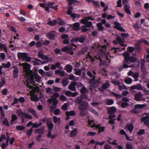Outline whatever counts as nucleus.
<instances>
[{
  "label": "nucleus",
  "mask_w": 149,
  "mask_h": 149,
  "mask_svg": "<svg viewBox=\"0 0 149 149\" xmlns=\"http://www.w3.org/2000/svg\"><path fill=\"white\" fill-rule=\"evenodd\" d=\"M89 83L90 84L91 87L93 88L97 87L100 83V81L98 79H95V76H94L93 79L90 80Z\"/></svg>",
  "instance_id": "1"
},
{
  "label": "nucleus",
  "mask_w": 149,
  "mask_h": 149,
  "mask_svg": "<svg viewBox=\"0 0 149 149\" xmlns=\"http://www.w3.org/2000/svg\"><path fill=\"white\" fill-rule=\"evenodd\" d=\"M114 25L115 29L121 32H125V30L123 29V26H121L120 23L115 21L114 22Z\"/></svg>",
  "instance_id": "2"
},
{
  "label": "nucleus",
  "mask_w": 149,
  "mask_h": 149,
  "mask_svg": "<svg viewBox=\"0 0 149 149\" xmlns=\"http://www.w3.org/2000/svg\"><path fill=\"white\" fill-rule=\"evenodd\" d=\"M88 106V103L86 102H84L79 105V109L80 110L86 111Z\"/></svg>",
  "instance_id": "3"
},
{
  "label": "nucleus",
  "mask_w": 149,
  "mask_h": 149,
  "mask_svg": "<svg viewBox=\"0 0 149 149\" xmlns=\"http://www.w3.org/2000/svg\"><path fill=\"white\" fill-rule=\"evenodd\" d=\"M110 84L108 81H106V83L103 84L102 87L99 88V90L101 92L104 91L105 89L109 88Z\"/></svg>",
  "instance_id": "4"
},
{
  "label": "nucleus",
  "mask_w": 149,
  "mask_h": 149,
  "mask_svg": "<svg viewBox=\"0 0 149 149\" xmlns=\"http://www.w3.org/2000/svg\"><path fill=\"white\" fill-rule=\"evenodd\" d=\"M14 70L13 71V76L14 78H17L18 76L19 70L18 68L16 66H13Z\"/></svg>",
  "instance_id": "5"
},
{
  "label": "nucleus",
  "mask_w": 149,
  "mask_h": 149,
  "mask_svg": "<svg viewBox=\"0 0 149 149\" xmlns=\"http://www.w3.org/2000/svg\"><path fill=\"white\" fill-rule=\"evenodd\" d=\"M77 85V83L76 82H72L68 86V88L71 91H76V86Z\"/></svg>",
  "instance_id": "6"
},
{
  "label": "nucleus",
  "mask_w": 149,
  "mask_h": 149,
  "mask_svg": "<svg viewBox=\"0 0 149 149\" xmlns=\"http://www.w3.org/2000/svg\"><path fill=\"white\" fill-rule=\"evenodd\" d=\"M47 128L49 130H53L54 125L53 124L51 118H49V120L46 122Z\"/></svg>",
  "instance_id": "7"
},
{
  "label": "nucleus",
  "mask_w": 149,
  "mask_h": 149,
  "mask_svg": "<svg viewBox=\"0 0 149 149\" xmlns=\"http://www.w3.org/2000/svg\"><path fill=\"white\" fill-rule=\"evenodd\" d=\"M47 36L50 40H53L55 38V31H52L48 32L47 34Z\"/></svg>",
  "instance_id": "8"
},
{
  "label": "nucleus",
  "mask_w": 149,
  "mask_h": 149,
  "mask_svg": "<svg viewBox=\"0 0 149 149\" xmlns=\"http://www.w3.org/2000/svg\"><path fill=\"white\" fill-rule=\"evenodd\" d=\"M17 56L19 59L21 58L22 60L24 61L27 56L26 53L19 52L17 54Z\"/></svg>",
  "instance_id": "9"
},
{
  "label": "nucleus",
  "mask_w": 149,
  "mask_h": 149,
  "mask_svg": "<svg viewBox=\"0 0 149 149\" xmlns=\"http://www.w3.org/2000/svg\"><path fill=\"white\" fill-rule=\"evenodd\" d=\"M45 127L44 126L41 127L40 128L36 130L34 132L36 134H39L41 135L43 134L45 132Z\"/></svg>",
  "instance_id": "10"
},
{
  "label": "nucleus",
  "mask_w": 149,
  "mask_h": 149,
  "mask_svg": "<svg viewBox=\"0 0 149 149\" xmlns=\"http://www.w3.org/2000/svg\"><path fill=\"white\" fill-rule=\"evenodd\" d=\"M88 58H89L90 59H91V61L92 62H93L94 61H95V58H96L97 59L100 60L101 61H102V59L100 57L98 56H95V58H93L92 57L90 54V53H88V54L87 55V57H86V59H87Z\"/></svg>",
  "instance_id": "11"
},
{
  "label": "nucleus",
  "mask_w": 149,
  "mask_h": 149,
  "mask_svg": "<svg viewBox=\"0 0 149 149\" xmlns=\"http://www.w3.org/2000/svg\"><path fill=\"white\" fill-rule=\"evenodd\" d=\"M80 24L79 22H76L73 24V30L75 31H77L80 29Z\"/></svg>",
  "instance_id": "12"
},
{
  "label": "nucleus",
  "mask_w": 149,
  "mask_h": 149,
  "mask_svg": "<svg viewBox=\"0 0 149 149\" xmlns=\"http://www.w3.org/2000/svg\"><path fill=\"white\" fill-rule=\"evenodd\" d=\"M88 49V47L86 46H85L82 48L80 50L78 53V55H80L86 53Z\"/></svg>",
  "instance_id": "13"
},
{
  "label": "nucleus",
  "mask_w": 149,
  "mask_h": 149,
  "mask_svg": "<svg viewBox=\"0 0 149 149\" xmlns=\"http://www.w3.org/2000/svg\"><path fill=\"white\" fill-rule=\"evenodd\" d=\"M137 59L135 57L131 56H130L127 60V61H126L127 64H129V62L132 63H134L136 61Z\"/></svg>",
  "instance_id": "14"
},
{
  "label": "nucleus",
  "mask_w": 149,
  "mask_h": 149,
  "mask_svg": "<svg viewBox=\"0 0 149 149\" xmlns=\"http://www.w3.org/2000/svg\"><path fill=\"white\" fill-rule=\"evenodd\" d=\"M142 97V95L141 93H137L135 95L134 99L136 101H141Z\"/></svg>",
  "instance_id": "15"
},
{
  "label": "nucleus",
  "mask_w": 149,
  "mask_h": 149,
  "mask_svg": "<svg viewBox=\"0 0 149 149\" xmlns=\"http://www.w3.org/2000/svg\"><path fill=\"white\" fill-rule=\"evenodd\" d=\"M65 69L68 73H70L72 71L73 68L72 66L70 64L67 65L65 67Z\"/></svg>",
  "instance_id": "16"
},
{
  "label": "nucleus",
  "mask_w": 149,
  "mask_h": 149,
  "mask_svg": "<svg viewBox=\"0 0 149 149\" xmlns=\"http://www.w3.org/2000/svg\"><path fill=\"white\" fill-rule=\"evenodd\" d=\"M146 106V104H137L134 105V108L135 109H142Z\"/></svg>",
  "instance_id": "17"
},
{
  "label": "nucleus",
  "mask_w": 149,
  "mask_h": 149,
  "mask_svg": "<svg viewBox=\"0 0 149 149\" xmlns=\"http://www.w3.org/2000/svg\"><path fill=\"white\" fill-rule=\"evenodd\" d=\"M124 9L125 12L128 15H131V11L130 10V7L128 6L127 4L125 5Z\"/></svg>",
  "instance_id": "18"
},
{
  "label": "nucleus",
  "mask_w": 149,
  "mask_h": 149,
  "mask_svg": "<svg viewBox=\"0 0 149 149\" xmlns=\"http://www.w3.org/2000/svg\"><path fill=\"white\" fill-rule=\"evenodd\" d=\"M117 111L116 108L114 107H111L108 111V113H114Z\"/></svg>",
  "instance_id": "19"
},
{
  "label": "nucleus",
  "mask_w": 149,
  "mask_h": 149,
  "mask_svg": "<svg viewBox=\"0 0 149 149\" xmlns=\"http://www.w3.org/2000/svg\"><path fill=\"white\" fill-rule=\"evenodd\" d=\"M63 86V87L66 86L68 84L69 81L68 79L67 78L63 79L61 82Z\"/></svg>",
  "instance_id": "20"
},
{
  "label": "nucleus",
  "mask_w": 149,
  "mask_h": 149,
  "mask_svg": "<svg viewBox=\"0 0 149 149\" xmlns=\"http://www.w3.org/2000/svg\"><path fill=\"white\" fill-rule=\"evenodd\" d=\"M123 56L124 57L125 61L126 62L127 61V60L128 59V58H129L130 57V54L127 52H125L123 53Z\"/></svg>",
  "instance_id": "21"
},
{
  "label": "nucleus",
  "mask_w": 149,
  "mask_h": 149,
  "mask_svg": "<svg viewBox=\"0 0 149 149\" xmlns=\"http://www.w3.org/2000/svg\"><path fill=\"white\" fill-rule=\"evenodd\" d=\"M77 133V129L74 128L72 130L70 133V136L71 137H74L76 136Z\"/></svg>",
  "instance_id": "22"
},
{
  "label": "nucleus",
  "mask_w": 149,
  "mask_h": 149,
  "mask_svg": "<svg viewBox=\"0 0 149 149\" xmlns=\"http://www.w3.org/2000/svg\"><path fill=\"white\" fill-rule=\"evenodd\" d=\"M31 99L32 101L34 102H38L39 100L37 95L35 94L31 97Z\"/></svg>",
  "instance_id": "23"
},
{
  "label": "nucleus",
  "mask_w": 149,
  "mask_h": 149,
  "mask_svg": "<svg viewBox=\"0 0 149 149\" xmlns=\"http://www.w3.org/2000/svg\"><path fill=\"white\" fill-rule=\"evenodd\" d=\"M40 89V88L38 86H36L33 87L31 92L35 94L37 92H39Z\"/></svg>",
  "instance_id": "24"
},
{
  "label": "nucleus",
  "mask_w": 149,
  "mask_h": 149,
  "mask_svg": "<svg viewBox=\"0 0 149 149\" xmlns=\"http://www.w3.org/2000/svg\"><path fill=\"white\" fill-rule=\"evenodd\" d=\"M57 23V22L56 20H54V21L50 20L47 23V24L51 26L56 25Z\"/></svg>",
  "instance_id": "25"
},
{
  "label": "nucleus",
  "mask_w": 149,
  "mask_h": 149,
  "mask_svg": "<svg viewBox=\"0 0 149 149\" xmlns=\"http://www.w3.org/2000/svg\"><path fill=\"white\" fill-rule=\"evenodd\" d=\"M67 1L68 2L69 6H71L74 3H81L80 2L75 0H67Z\"/></svg>",
  "instance_id": "26"
},
{
  "label": "nucleus",
  "mask_w": 149,
  "mask_h": 149,
  "mask_svg": "<svg viewBox=\"0 0 149 149\" xmlns=\"http://www.w3.org/2000/svg\"><path fill=\"white\" fill-rule=\"evenodd\" d=\"M3 123L5 126L9 127L10 125V124L8 119L6 118H4L3 120L2 121Z\"/></svg>",
  "instance_id": "27"
},
{
  "label": "nucleus",
  "mask_w": 149,
  "mask_h": 149,
  "mask_svg": "<svg viewBox=\"0 0 149 149\" xmlns=\"http://www.w3.org/2000/svg\"><path fill=\"white\" fill-rule=\"evenodd\" d=\"M60 118H58L56 116H54L53 117V120L54 123H56L57 122L60 123L61 122Z\"/></svg>",
  "instance_id": "28"
},
{
  "label": "nucleus",
  "mask_w": 149,
  "mask_h": 149,
  "mask_svg": "<svg viewBox=\"0 0 149 149\" xmlns=\"http://www.w3.org/2000/svg\"><path fill=\"white\" fill-rule=\"evenodd\" d=\"M92 3L94 6L95 8H98L100 7V3L98 1L93 0V1Z\"/></svg>",
  "instance_id": "29"
},
{
  "label": "nucleus",
  "mask_w": 149,
  "mask_h": 149,
  "mask_svg": "<svg viewBox=\"0 0 149 149\" xmlns=\"http://www.w3.org/2000/svg\"><path fill=\"white\" fill-rule=\"evenodd\" d=\"M132 79L128 77L125 78L124 80L125 82L127 84H130L132 82Z\"/></svg>",
  "instance_id": "30"
},
{
  "label": "nucleus",
  "mask_w": 149,
  "mask_h": 149,
  "mask_svg": "<svg viewBox=\"0 0 149 149\" xmlns=\"http://www.w3.org/2000/svg\"><path fill=\"white\" fill-rule=\"evenodd\" d=\"M97 26L98 27V29L99 31H101L104 29V27L102 26L101 23L100 22L98 23L97 24Z\"/></svg>",
  "instance_id": "31"
},
{
  "label": "nucleus",
  "mask_w": 149,
  "mask_h": 149,
  "mask_svg": "<svg viewBox=\"0 0 149 149\" xmlns=\"http://www.w3.org/2000/svg\"><path fill=\"white\" fill-rule=\"evenodd\" d=\"M114 103L113 100L108 99L106 101V104L108 105H110L113 104Z\"/></svg>",
  "instance_id": "32"
},
{
  "label": "nucleus",
  "mask_w": 149,
  "mask_h": 149,
  "mask_svg": "<svg viewBox=\"0 0 149 149\" xmlns=\"http://www.w3.org/2000/svg\"><path fill=\"white\" fill-rule=\"evenodd\" d=\"M75 71L74 74L75 75L78 76H80L81 74V69H77L75 68L74 69Z\"/></svg>",
  "instance_id": "33"
},
{
  "label": "nucleus",
  "mask_w": 149,
  "mask_h": 149,
  "mask_svg": "<svg viewBox=\"0 0 149 149\" xmlns=\"http://www.w3.org/2000/svg\"><path fill=\"white\" fill-rule=\"evenodd\" d=\"M22 65L23 66L24 68L25 69H26L29 70L30 69V66L31 65L28 63H23L22 64Z\"/></svg>",
  "instance_id": "34"
},
{
  "label": "nucleus",
  "mask_w": 149,
  "mask_h": 149,
  "mask_svg": "<svg viewBox=\"0 0 149 149\" xmlns=\"http://www.w3.org/2000/svg\"><path fill=\"white\" fill-rule=\"evenodd\" d=\"M111 93L116 97V98L117 99H120L122 97V96L121 94H117L113 92H111Z\"/></svg>",
  "instance_id": "35"
},
{
  "label": "nucleus",
  "mask_w": 149,
  "mask_h": 149,
  "mask_svg": "<svg viewBox=\"0 0 149 149\" xmlns=\"http://www.w3.org/2000/svg\"><path fill=\"white\" fill-rule=\"evenodd\" d=\"M2 65L3 68H9L11 65V63L10 62H8L6 64L4 63H2Z\"/></svg>",
  "instance_id": "36"
},
{
  "label": "nucleus",
  "mask_w": 149,
  "mask_h": 149,
  "mask_svg": "<svg viewBox=\"0 0 149 149\" xmlns=\"http://www.w3.org/2000/svg\"><path fill=\"white\" fill-rule=\"evenodd\" d=\"M66 115H70L71 116H73L75 114V112L73 110L70 111H67L65 113Z\"/></svg>",
  "instance_id": "37"
},
{
  "label": "nucleus",
  "mask_w": 149,
  "mask_h": 149,
  "mask_svg": "<svg viewBox=\"0 0 149 149\" xmlns=\"http://www.w3.org/2000/svg\"><path fill=\"white\" fill-rule=\"evenodd\" d=\"M127 129L130 132L132 133L134 129V126L132 124H131L128 125L127 127Z\"/></svg>",
  "instance_id": "38"
},
{
  "label": "nucleus",
  "mask_w": 149,
  "mask_h": 149,
  "mask_svg": "<svg viewBox=\"0 0 149 149\" xmlns=\"http://www.w3.org/2000/svg\"><path fill=\"white\" fill-rule=\"evenodd\" d=\"M33 131V130L32 128L29 129L28 131L26 132V133L27 135L28 136H31L32 134Z\"/></svg>",
  "instance_id": "39"
},
{
  "label": "nucleus",
  "mask_w": 149,
  "mask_h": 149,
  "mask_svg": "<svg viewBox=\"0 0 149 149\" xmlns=\"http://www.w3.org/2000/svg\"><path fill=\"white\" fill-rule=\"evenodd\" d=\"M111 83L114 85H119L120 84V82L119 81H117L115 79L112 80Z\"/></svg>",
  "instance_id": "40"
},
{
  "label": "nucleus",
  "mask_w": 149,
  "mask_h": 149,
  "mask_svg": "<svg viewBox=\"0 0 149 149\" xmlns=\"http://www.w3.org/2000/svg\"><path fill=\"white\" fill-rule=\"evenodd\" d=\"M79 41L81 43H83L84 42L85 40V37L84 36H82L80 37V38L79 37Z\"/></svg>",
  "instance_id": "41"
},
{
  "label": "nucleus",
  "mask_w": 149,
  "mask_h": 149,
  "mask_svg": "<svg viewBox=\"0 0 149 149\" xmlns=\"http://www.w3.org/2000/svg\"><path fill=\"white\" fill-rule=\"evenodd\" d=\"M145 133V130L144 129H141L137 132V135L139 136L141 135L142 134H144Z\"/></svg>",
  "instance_id": "42"
},
{
  "label": "nucleus",
  "mask_w": 149,
  "mask_h": 149,
  "mask_svg": "<svg viewBox=\"0 0 149 149\" xmlns=\"http://www.w3.org/2000/svg\"><path fill=\"white\" fill-rule=\"evenodd\" d=\"M144 64V63H142L141 64V70L143 73H145L146 72Z\"/></svg>",
  "instance_id": "43"
},
{
  "label": "nucleus",
  "mask_w": 149,
  "mask_h": 149,
  "mask_svg": "<svg viewBox=\"0 0 149 149\" xmlns=\"http://www.w3.org/2000/svg\"><path fill=\"white\" fill-rule=\"evenodd\" d=\"M16 113L19 116H24V113L21 110H19L17 111Z\"/></svg>",
  "instance_id": "44"
},
{
  "label": "nucleus",
  "mask_w": 149,
  "mask_h": 149,
  "mask_svg": "<svg viewBox=\"0 0 149 149\" xmlns=\"http://www.w3.org/2000/svg\"><path fill=\"white\" fill-rule=\"evenodd\" d=\"M87 90V89L85 87L83 86L80 90V92L81 94H84L86 93Z\"/></svg>",
  "instance_id": "45"
},
{
  "label": "nucleus",
  "mask_w": 149,
  "mask_h": 149,
  "mask_svg": "<svg viewBox=\"0 0 149 149\" xmlns=\"http://www.w3.org/2000/svg\"><path fill=\"white\" fill-rule=\"evenodd\" d=\"M16 129L17 130H19L20 131H22L25 129V128L23 126H20V125H17L16 126Z\"/></svg>",
  "instance_id": "46"
},
{
  "label": "nucleus",
  "mask_w": 149,
  "mask_h": 149,
  "mask_svg": "<svg viewBox=\"0 0 149 149\" xmlns=\"http://www.w3.org/2000/svg\"><path fill=\"white\" fill-rule=\"evenodd\" d=\"M24 116L27 119H31L33 118V116L31 115H29L28 113H24Z\"/></svg>",
  "instance_id": "47"
},
{
  "label": "nucleus",
  "mask_w": 149,
  "mask_h": 149,
  "mask_svg": "<svg viewBox=\"0 0 149 149\" xmlns=\"http://www.w3.org/2000/svg\"><path fill=\"white\" fill-rule=\"evenodd\" d=\"M86 18V17H84V19H81L80 20L81 23L86 25L88 21Z\"/></svg>",
  "instance_id": "48"
},
{
  "label": "nucleus",
  "mask_w": 149,
  "mask_h": 149,
  "mask_svg": "<svg viewBox=\"0 0 149 149\" xmlns=\"http://www.w3.org/2000/svg\"><path fill=\"white\" fill-rule=\"evenodd\" d=\"M79 37H76L73 38L70 40V43H73L74 42H77L79 41Z\"/></svg>",
  "instance_id": "49"
},
{
  "label": "nucleus",
  "mask_w": 149,
  "mask_h": 149,
  "mask_svg": "<svg viewBox=\"0 0 149 149\" xmlns=\"http://www.w3.org/2000/svg\"><path fill=\"white\" fill-rule=\"evenodd\" d=\"M46 92L47 93H52V89L49 87L46 88L45 89Z\"/></svg>",
  "instance_id": "50"
},
{
  "label": "nucleus",
  "mask_w": 149,
  "mask_h": 149,
  "mask_svg": "<svg viewBox=\"0 0 149 149\" xmlns=\"http://www.w3.org/2000/svg\"><path fill=\"white\" fill-rule=\"evenodd\" d=\"M134 47L129 46L127 47V50L130 53L132 52L134 50Z\"/></svg>",
  "instance_id": "51"
},
{
  "label": "nucleus",
  "mask_w": 149,
  "mask_h": 149,
  "mask_svg": "<svg viewBox=\"0 0 149 149\" xmlns=\"http://www.w3.org/2000/svg\"><path fill=\"white\" fill-rule=\"evenodd\" d=\"M66 53L67 54H70L72 55L74 54L72 49L71 48H70L69 47H68V50Z\"/></svg>",
  "instance_id": "52"
},
{
  "label": "nucleus",
  "mask_w": 149,
  "mask_h": 149,
  "mask_svg": "<svg viewBox=\"0 0 149 149\" xmlns=\"http://www.w3.org/2000/svg\"><path fill=\"white\" fill-rule=\"evenodd\" d=\"M126 149H133V147L132 144L127 143L126 144Z\"/></svg>",
  "instance_id": "53"
},
{
  "label": "nucleus",
  "mask_w": 149,
  "mask_h": 149,
  "mask_svg": "<svg viewBox=\"0 0 149 149\" xmlns=\"http://www.w3.org/2000/svg\"><path fill=\"white\" fill-rule=\"evenodd\" d=\"M149 120V116H146L145 117H143L141 119V121L142 122H143V123H144V122L145 121H148Z\"/></svg>",
  "instance_id": "54"
},
{
  "label": "nucleus",
  "mask_w": 149,
  "mask_h": 149,
  "mask_svg": "<svg viewBox=\"0 0 149 149\" xmlns=\"http://www.w3.org/2000/svg\"><path fill=\"white\" fill-rule=\"evenodd\" d=\"M17 119V117L15 114H12L11 115V120L15 121Z\"/></svg>",
  "instance_id": "55"
},
{
  "label": "nucleus",
  "mask_w": 149,
  "mask_h": 149,
  "mask_svg": "<svg viewBox=\"0 0 149 149\" xmlns=\"http://www.w3.org/2000/svg\"><path fill=\"white\" fill-rule=\"evenodd\" d=\"M82 101V99L81 97H78L76 100V102L78 104H80Z\"/></svg>",
  "instance_id": "56"
},
{
  "label": "nucleus",
  "mask_w": 149,
  "mask_h": 149,
  "mask_svg": "<svg viewBox=\"0 0 149 149\" xmlns=\"http://www.w3.org/2000/svg\"><path fill=\"white\" fill-rule=\"evenodd\" d=\"M53 103L52 105L54 106H56V104L58 103V101L56 100V98H53Z\"/></svg>",
  "instance_id": "57"
},
{
  "label": "nucleus",
  "mask_w": 149,
  "mask_h": 149,
  "mask_svg": "<svg viewBox=\"0 0 149 149\" xmlns=\"http://www.w3.org/2000/svg\"><path fill=\"white\" fill-rule=\"evenodd\" d=\"M121 106L123 108H125L127 106H128L129 104L127 102H123L121 103Z\"/></svg>",
  "instance_id": "58"
},
{
  "label": "nucleus",
  "mask_w": 149,
  "mask_h": 149,
  "mask_svg": "<svg viewBox=\"0 0 149 149\" xmlns=\"http://www.w3.org/2000/svg\"><path fill=\"white\" fill-rule=\"evenodd\" d=\"M92 25V22L91 21H87L86 25L85 26L86 27L89 28L91 27Z\"/></svg>",
  "instance_id": "59"
},
{
  "label": "nucleus",
  "mask_w": 149,
  "mask_h": 149,
  "mask_svg": "<svg viewBox=\"0 0 149 149\" xmlns=\"http://www.w3.org/2000/svg\"><path fill=\"white\" fill-rule=\"evenodd\" d=\"M116 40L118 42V43L120 44L121 42H124V41H123V40L121 39V37L118 36L116 38Z\"/></svg>",
  "instance_id": "60"
},
{
  "label": "nucleus",
  "mask_w": 149,
  "mask_h": 149,
  "mask_svg": "<svg viewBox=\"0 0 149 149\" xmlns=\"http://www.w3.org/2000/svg\"><path fill=\"white\" fill-rule=\"evenodd\" d=\"M60 112V110L58 108L56 109L54 111V113L55 115H58Z\"/></svg>",
  "instance_id": "61"
},
{
  "label": "nucleus",
  "mask_w": 149,
  "mask_h": 149,
  "mask_svg": "<svg viewBox=\"0 0 149 149\" xmlns=\"http://www.w3.org/2000/svg\"><path fill=\"white\" fill-rule=\"evenodd\" d=\"M89 111L92 112V113H94L97 116H99V114L94 109L91 108L90 109Z\"/></svg>",
  "instance_id": "62"
},
{
  "label": "nucleus",
  "mask_w": 149,
  "mask_h": 149,
  "mask_svg": "<svg viewBox=\"0 0 149 149\" xmlns=\"http://www.w3.org/2000/svg\"><path fill=\"white\" fill-rule=\"evenodd\" d=\"M96 132L92 131L89 132L87 134V136H93L96 134Z\"/></svg>",
  "instance_id": "63"
},
{
  "label": "nucleus",
  "mask_w": 149,
  "mask_h": 149,
  "mask_svg": "<svg viewBox=\"0 0 149 149\" xmlns=\"http://www.w3.org/2000/svg\"><path fill=\"white\" fill-rule=\"evenodd\" d=\"M50 43V41L48 40H46L42 41V44L44 45H48Z\"/></svg>",
  "instance_id": "64"
}]
</instances>
